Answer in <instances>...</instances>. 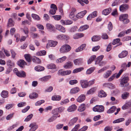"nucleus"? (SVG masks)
<instances>
[{
  "label": "nucleus",
  "instance_id": "c85d7f7f",
  "mask_svg": "<svg viewBox=\"0 0 131 131\" xmlns=\"http://www.w3.org/2000/svg\"><path fill=\"white\" fill-rule=\"evenodd\" d=\"M61 96L59 95H54L52 97L51 99L53 101H60L61 99Z\"/></svg>",
  "mask_w": 131,
  "mask_h": 131
},
{
  "label": "nucleus",
  "instance_id": "6e6552de",
  "mask_svg": "<svg viewBox=\"0 0 131 131\" xmlns=\"http://www.w3.org/2000/svg\"><path fill=\"white\" fill-rule=\"evenodd\" d=\"M97 11H95L93 12L88 16L87 18V19L88 20H91L92 18L97 16Z\"/></svg>",
  "mask_w": 131,
  "mask_h": 131
},
{
  "label": "nucleus",
  "instance_id": "a18cd8bd",
  "mask_svg": "<svg viewBox=\"0 0 131 131\" xmlns=\"http://www.w3.org/2000/svg\"><path fill=\"white\" fill-rule=\"evenodd\" d=\"M95 68L94 67L90 68L87 70L86 71V73L88 74H90L93 72Z\"/></svg>",
  "mask_w": 131,
  "mask_h": 131
},
{
  "label": "nucleus",
  "instance_id": "4d7b16f0",
  "mask_svg": "<svg viewBox=\"0 0 131 131\" xmlns=\"http://www.w3.org/2000/svg\"><path fill=\"white\" fill-rule=\"evenodd\" d=\"M14 114V113L8 115L6 117L7 120H10L13 117Z\"/></svg>",
  "mask_w": 131,
  "mask_h": 131
},
{
  "label": "nucleus",
  "instance_id": "a19ab883",
  "mask_svg": "<svg viewBox=\"0 0 131 131\" xmlns=\"http://www.w3.org/2000/svg\"><path fill=\"white\" fill-rule=\"evenodd\" d=\"M106 95V93L103 90L100 91L98 93L99 96L101 97H105Z\"/></svg>",
  "mask_w": 131,
  "mask_h": 131
},
{
  "label": "nucleus",
  "instance_id": "4468645a",
  "mask_svg": "<svg viewBox=\"0 0 131 131\" xmlns=\"http://www.w3.org/2000/svg\"><path fill=\"white\" fill-rule=\"evenodd\" d=\"M77 107V106L75 104H73L68 108L67 111L69 112L74 111L76 110Z\"/></svg>",
  "mask_w": 131,
  "mask_h": 131
},
{
  "label": "nucleus",
  "instance_id": "423d86ee",
  "mask_svg": "<svg viewBox=\"0 0 131 131\" xmlns=\"http://www.w3.org/2000/svg\"><path fill=\"white\" fill-rule=\"evenodd\" d=\"M80 83L81 86L82 88H85L88 87V80H80Z\"/></svg>",
  "mask_w": 131,
  "mask_h": 131
},
{
  "label": "nucleus",
  "instance_id": "dca6fc26",
  "mask_svg": "<svg viewBox=\"0 0 131 131\" xmlns=\"http://www.w3.org/2000/svg\"><path fill=\"white\" fill-rule=\"evenodd\" d=\"M58 115V113L54 114L52 116L47 120V122H51L53 121L57 118Z\"/></svg>",
  "mask_w": 131,
  "mask_h": 131
},
{
  "label": "nucleus",
  "instance_id": "c9c22d12",
  "mask_svg": "<svg viewBox=\"0 0 131 131\" xmlns=\"http://www.w3.org/2000/svg\"><path fill=\"white\" fill-rule=\"evenodd\" d=\"M96 56L95 55H94L91 56L87 61L88 64H91L92 62L96 58Z\"/></svg>",
  "mask_w": 131,
  "mask_h": 131
},
{
  "label": "nucleus",
  "instance_id": "bb28decb",
  "mask_svg": "<svg viewBox=\"0 0 131 131\" xmlns=\"http://www.w3.org/2000/svg\"><path fill=\"white\" fill-rule=\"evenodd\" d=\"M128 54V52L126 51H123L118 55L119 58H122L126 57Z\"/></svg>",
  "mask_w": 131,
  "mask_h": 131
},
{
  "label": "nucleus",
  "instance_id": "7ed1b4c3",
  "mask_svg": "<svg viewBox=\"0 0 131 131\" xmlns=\"http://www.w3.org/2000/svg\"><path fill=\"white\" fill-rule=\"evenodd\" d=\"M129 80V78L127 77H124L121 80L120 84L121 87H126L129 85L128 82Z\"/></svg>",
  "mask_w": 131,
  "mask_h": 131
},
{
  "label": "nucleus",
  "instance_id": "393cba45",
  "mask_svg": "<svg viewBox=\"0 0 131 131\" xmlns=\"http://www.w3.org/2000/svg\"><path fill=\"white\" fill-rule=\"evenodd\" d=\"M31 127L29 131H35L38 128V126L36 125H34V124H31L29 126Z\"/></svg>",
  "mask_w": 131,
  "mask_h": 131
},
{
  "label": "nucleus",
  "instance_id": "473e14b6",
  "mask_svg": "<svg viewBox=\"0 0 131 131\" xmlns=\"http://www.w3.org/2000/svg\"><path fill=\"white\" fill-rule=\"evenodd\" d=\"M129 95V93L128 92H125L121 95L122 98L124 100H125L128 97Z\"/></svg>",
  "mask_w": 131,
  "mask_h": 131
},
{
  "label": "nucleus",
  "instance_id": "a211bd4d",
  "mask_svg": "<svg viewBox=\"0 0 131 131\" xmlns=\"http://www.w3.org/2000/svg\"><path fill=\"white\" fill-rule=\"evenodd\" d=\"M86 105L84 103L78 107V111L80 112L84 111L86 109Z\"/></svg>",
  "mask_w": 131,
  "mask_h": 131
},
{
  "label": "nucleus",
  "instance_id": "ea45409f",
  "mask_svg": "<svg viewBox=\"0 0 131 131\" xmlns=\"http://www.w3.org/2000/svg\"><path fill=\"white\" fill-rule=\"evenodd\" d=\"M89 27V26L87 25H84L81 26L79 29V30L80 31H82L87 29Z\"/></svg>",
  "mask_w": 131,
  "mask_h": 131
},
{
  "label": "nucleus",
  "instance_id": "8fccbe9b",
  "mask_svg": "<svg viewBox=\"0 0 131 131\" xmlns=\"http://www.w3.org/2000/svg\"><path fill=\"white\" fill-rule=\"evenodd\" d=\"M31 15L32 17L35 20H39L40 19V17L37 14H32Z\"/></svg>",
  "mask_w": 131,
  "mask_h": 131
},
{
  "label": "nucleus",
  "instance_id": "9b49d317",
  "mask_svg": "<svg viewBox=\"0 0 131 131\" xmlns=\"http://www.w3.org/2000/svg\"><path fill=\"white\" fill-rule=\"evenodd\" d=\"M129 7L128 5L126 4H123L119 7V10L121 12H124L127 10Z\"/></svg>",
  "mask_w": 131,
  "mask_h": 131
},
{
  "label": "nucleus",
  "instance_id": "2f4dec72",
  "mask_svg": "<svg viewBox=\"0 0 131 131\" xmlns=\"http://www.w3.org/2000/svg\"><path fill=\"white\" fill-rule=\"evenodd\" d=\"M111 9L110 8L105 9L102 11V14L105 15H108L111 12Z\"/></svg>",
  "mask_w": 131,
  "mask_h": 131
},
{
  "label": "nucleus",
  "instance_id": "1a4fd4ad",
  "mask_svg": "<svg viewBox=\"0 0 131 131\" xmlns=\"http://www.w3.org/2000/svg\"><path fill=\"white\" fill-rule=\"evenodd\" d=\"M86 10H85L84 11L78 13L76 15V17L78 18H82L87 13Z\"/></svg>",
  "mask_w": 131,
  "mask_h": 131
},
{
  "label": "nucleus",
  "instance_id": "4be33fe9",
  "mask_svg": "<svg viewBox=\"0 0 131 131\" xmlns=\"http://www.w3.org/2000/svg\"><path fill=\"white\" fill-rule=\"evenodd\" d=\"M120 41V39L119 38H116L115 39H114L113 41L112 44L113 45H115L117 43H119L116 46H117L122 45V43L121 42H119Z\"/></svg>",
  "mask_w": 131,
  "mask_h": 131
},
{
  "label": "nucleus",
  "instance_id": "bf43d9fd",
  "mask_svg": "<svg viewBox=\"0 0 131 131\" xmlns=\"http://www.w3.org/2000/svg\"><path fill=\"white\" fill-rule=\"evenodd\" d=\"M52 17H53L54 19L56 20H59L61 18V17L60 15H54Z\"/></svg>",
  "mask_w": 131,
  "mask_h": 131
},
{
  "label": "nucleus",
  "instance_id": "4c0bfd02",
  "mask_svg": "<svg viewBox=\"0 0 131 131\" xmlns=\"http://www.w3.org/2000/svg\"><path fill=\"white\" fill-rule=\"evenodd\" d=\"M111 73V71L108 70L103 74V76L104 78H107L110 76Z\"/></svg>",
  "mask_w": 131,
  "mask_h": 131
},
{
  "label": "nucleus",
  "instance_id": "6e6d98bb",
  "mask_svg": "<svg viewBox=\"0 0 131 131\" xmlns=\"http://www.w3.org/2000/svg\"><path fill=\"white\" fill-rule=\"evenodd\" d=\"M69 102V101L68 99H67L61 101L60 103V104L62 105L64 104H66L68 103Z\"/></svg>",
  "mask_w": 131,
  "mask_h": 131
},
{
  "label": "nucleus",
  "instance_id": "5701e85b",
  "mask_svg": "<svg viewBox=\"0 0 131 131\" xmlns=\"http://www.w3.org/2000/svg\"><path fill=\"white\" fill-rule=\"evenodd\" d=\"M82 58L77 59L74 60L73 61V62L75 65H79L82 62Z\"/></svg>",
  "mask_w": 131,
  "mask_h": 131
},
{
  "label": "nucleus",
  "instance_id": "c03bdc74",
  "mask_svg": "<svg viewBox=\"0 0 131 131\" xmlns=\"http://www.w3.org/2000/svg\"><path fill=\"white\" fill-rule=\"evenodd\" d=\"M71 70H66L62 72L60 74L61 75H69L71 73Z\"/></svg>",
  "mask_w": 131,
  "mask_h": 131
},
{
  "label": "nucleus",
  "instance_id": "09e8293b",
  "mask_svg": "<svg viewBox=\"0 0 131 131\" xmlns=\"http://www.w3.org/2000/svg\"><path fill=\"white\" fill-rule=\"evenodd\" d=\"M51 77L50 75H48L40 79L42 81H46L48 80Z\"/></svg>",
  "mask_w": 131,
  "mask_h": 131
},
{
  "label": "nucleus",
  "instance_id": "49530a36",
  "mask_svg": "<svg viewBox=\"0 0 131 131\" xmlns=\"http://www.w3.org/2000/svg\"><path fill=\"white\" fill-rule=\"evenodd\" d=\"M47 68L48 69H56L57 67L54 64L51 63L48 65Z\"/></svg>",
  "mask_w": 131,
  "mask_h": 131
},
{
  "label": "nucleus",
  "instance_id": "412c9836",
  "mask_svg": "<svg viewBox=\"0 0 131 131\" xmlns=\"http://www.w3.org/2000/svg\"><path fill=\"white\" fill-rule=\"evenodd\" d=\"M104 87H107L110 88H114V85L111 83H104L103 85Z\"/></svg>",
  "mask_w": 131,
  "mask_h": 131
},
{
  "label": "nucleus",
  "instance_id": "f03ea898",
  "mask_svg": "<svg viewBox=\"0 0 131 131\" xmlns=\"http://www.w3.org/2000/svg\"><path fill=\"white\" fill-rule=\"evenodd\" d=\"M128 15L124 14L120 15L119 19L120 21H122L124 24H127L129 22V20L128 19Z\"/></svg>",
  "mask_w": 131,
  "mask_h": 131
},
{
  "label": "nucleus",
  "instance_id": "f257e3e1",
  "mask_svg": "<svg viewBox=\"0 0 131 131\" xmlns=\"http://www.w3.org/2000/svg\"><path fill=\"white\" fill-rule=\"evenodd\" d=\"M71 47L68 45H63L60 48V51L61 53H65L69 51L71 49Z\"/></svg>",
  "mask_w": 131,
  "mask_h": 131
},
{
  "label": "nucleus",
  "instance_id": "5fc2aeb1",
  "mask_svg": "<svg viewBox=\"0 0 131 131\" xmlns=\"http://www.w3.org/2000/svg\"><path fill=\"white\" fill-rule=\"evenodd\" d=\"M69 16L70 18L74 20H76V16H75V14L70 13Z\"/></svg>",
  "mask_w": 131,
  "mask_h": 131
},
{
  "label": "nucleus",
  "instance_id": "774afa93",
  "mask_svg": "<svg viewBox=\"0 0 131 131\" xmlns=\"http://www.w3.org/2000/svg\"><path fill=\"white\" fill-rule=\"evenodd\" d=\"M88 128V126H83L82 128L79 129L78 131H85Z\"/></svg>",
  "mask_w": 131,
  "mask_h": 131
},
{
  "label": "nucleus",
  "instance_id": "ddd939ff",
  "mask_svg": "<svg viewBox=\"0 0 131 131\" xmlns=\"http://www.w3.org/2000/svg\"><path fill=\"white\" fill-rule=\"evenodd\" d=\"M56 29L58 30L63 32H66V30L61 25H57L56 26Z\"/></svg>",
  "mask_w": 131,
  "mask_h": 131
},
{
  "label": "nucleus",
  "instance_id": "e2e57ef3",
  "mask_svg": "<svg viewBox=\"0 0 131 131\" xmlns=\"http://www.w3.org/2000/svg\"><path fill=\"white\" fill-rule=\"evenodd\" d=\"M95 90L94 88H92L87 91V94H91L94 92Z\"/></svg>",
  "mask_w": 131,
  "mask_h": 131
},
{
  "label": "nucleus",
  "instance_id": "864d4df0",
  "mask_svg": "<svg viewBox=\"0 0 131 131\" xmlns=\"http://www.w3.org/2000/svg\"><path fill=\"white\" fill-rule=\"evenodd\" d=\"M46 51L45 50L40 51L37 53V54L38 56H41L45 55L46 54Z\"/></svg>",
  "mask_w": 131,
  "mask_h": 131
},
{
  "label": "nucleus",
  "instance_id": "f8f14e48",
  "mask_svg": "<svg viewBox=\"0 0 131 131\" xmlns=\"http://www.w3.org/2000/svg\"><path fill=\"white\" fill-rule=\"evenodd\" d=\"M78 119L77 117H74L71 119L68 123V125L69 126H73L77 122Z\"/></svg>",
  "mask_w": 131,
  "mask_h": 131
},
{
  "label": "nucleus",
  "instance_id": "052dcab7",
  "mask_svg": "<svg viewBox=\"0 0 131 131\" xmlns=\"http://www.w3.org/2000/svg\"><path fill=\"white\" fill-rule=\"evenodd\" d=\"M33 116L32 114H30L28 115L27 117L25 119V121L28 122L30 120Z\"/></svg>",
  "mask_w": 131,
  "mask_h": 131
},
{
  "label": "nucleus",
  "instance_id": "de8ad7c7",
  "mask_svg": "<svg viewBox=\"0 0 131 131\" xmlns=\"http://www.w3.org/2000/svg\"><path fill=\"white\" fill-rule=\"evenodd\" d=\"M35 70L37 71H41L44 70L45 68L44 67L40 66H38L35 67Z\"/></svg>",
  "mask_w": 131,
  "mask_h": 131
},
{
  "label": "nucleus",
  "instance_id": "c756f323",
  "mask_svg": "<svg viewBox=\"0 0 131 131\" xmlns=\"http://www.w3.org/2000/svg\"><path fill=\"white\" fill-rule=\"evenodd\" d=\"M25 62L23 60H20L17 62L18 65L20 67L23 68L24 67V63Z\"/></svg>",
  "mask_w": 131,
  "mask_h": 131
},
{
  "label": "nucleus",
  "instance_id": "37998d69",
  "mask_svg": "<svg viewBox=\"0 0 131 131\" xmlns=\"http://www.w3.org/2000/svg\"><path fill=\"white\" fill-rule=\"evenodd\" d=\"M14 23L12 19L9 18L8 21V22L7 24V26L9 27H11L13 26L14 25Z\"/></svg>",
  "mask_w": 131,
  "mask_h": 131
},
{
  "label": "nucleus",
  "instance_id": "cd10ccee",
  "mask_svg": "<svg viewBox=\"0 0 131 131\" xmlns=\"http://www.w3.org/2000/svg\"><path fill=\"white\" fill-rule=\"evenodd\" d=\"M17 76L20 77H25L26 76V74L25 72L23 71H19L17 73Z\"/></svg>",
  "mask_w": 131,
  "mask_h": 131
},
{
  "label": "nucleus",
  "instance_id": "603ef678",
  "mask_svg": "<svg viewBox=\"0 0 131 131\" xmlns=\"http://www.w3.org/2000/svg\"><path fill=\"white\" fill-rule=\"evenodd\" d=\"M84 69V68L83 67H80L75 69L73 70L72 73H75L80 72L82 70H83Z\"/></svg>",
  "mask_w": 131,
  "mask_h": 131
},
{
  "label": "nucleus",
  "instance_id": "aec40b11",
  "mask_svg": "<svg viewBox=\"0 0 131 131\" xmlns=\"http://www.w3.org/2000/svg\"><path fill=\"white\" fill-rule=\"evenodd\" d=\"M80 91L79 88L76 87L71 89L70 91V93L71 94H73L78 93Z\"/></svg>",
  "mask_w": 131,
  "mask_h": 131
},
{
  "label": "nucleus",
  "instance_id": "a878e982",
  "mask_svg": "<svg viewBox=\"0 0 131 131\" xmlns=\"http://www.w3.org/2000/svg\"><path fill=\"white\" fill-rule=\"evenodd\" d=\"M103 55H101L96 58V60L95 63V64H99L102 60L104 58Z\"/></svg>",
  "mask_w": 131,
  "mask_h": 131
},
{
  "label": "nucleus",
  "instance_id": "9d476101",
  "mask_svg": "<svg viewBox=\"0 0 131 131\" xmlns=\"http://www.w3.org/2000/svg\"><path fill=\"white\" fill-rule=\"evenodd\" d=\"M84 36V34L82 33H78L74 34L73 36V38L74 39H77L81 38Z\"/></svg>",
  "mask_w": 131,
  "mask_h": 131
},
{
  "label": "nucleus",
  "instance_id": "20e7f679",
  "mask_svg": "<svg viewBox=\"0 0 131 131\" xmlns=\"http://www.w3.org/2000/svg\"><path fill=\"white\" fill-rule=\"evenodd\" d=\"M94 112H103L104 110V107L102 105H96L93 109Z\"/></svg>",
  "mask_w": 131,
  "mask_h": 131
},
{
  "label": "nucleus",
  "instance_id": "f3484780",
  "mask_svg": "<svg viewBox=\"0 0 131 131\" xmlns=\"http://www.w3.org/2000/svg\"><path fill=\"white\" fill-rule=\"evenodd\" d=\"M85 99V96L84 94H81L79 96L77 99L78 102L80 103L84 101Z\"/></svg>",
  "mask_w": 131,
  "mask_h": 131
},
{
  "label": "nucleus",
  "instance_id": "72a5a7b5",
  "mask_svg": "<svg viewBox=\"0 0 131 131\" xmlns=\"http://www.w3.org/2000/svg\"><path fill=\"white\" fill-rule=\"evenodd\" d=\"M67 58L66 56H63L61 58L58 59H57L56 60V62L58 63H62L65 61Z\"/></svg>",
  "mask_w": 131,
  "mask_h": 131
},
{
  "label": "nucleus",
  "instance_id": "3c124183",
  "mask_svg": "<svg viewBox=\"0 0 131 131\" xmlns=\"http://www.w3.org/2000/svg\"><path fill=\"white\" fill-rule=\"evenodd\" d=\"M125 120L124 118H122L116 119L113 121V123H119L122 122Z\"/></svg>",
  "mask_w": 131,
  "mask_h": 131
},
{
  "label": "nucleus",
  "instance_id": "2eb2a0df",
  "mask_svg": "<svg viewBox=\"0 0 131 131\" xmlns=\"http://www.w3.org/2000/svg\"><path fill=\"white\" fill-rule=\"evenodd\" d=\"M47 29L50 31H53L54 30L55 27L54 26L51 24L48 23L46 25Z\"/></svg>",
  "mask_w": 131,
  "mask_h": 131
},
{
  "label": "nucleus",
  "instance_id": "58836bf2",
  "mask_svg": "<svg viewBox=\"0 0 131 131\" xmlns=\"http://www.w3.org/2000/svg\"><path fill=\"white\" fill-rule=\"evenodd\" d=\"M24 57L27 62H30L31 61V57L30 54H26L24 55Z\"/></svg>",
  "mask_w": 131,
  "mask_h": 131
},
{
  "label": "nucleus",
  "instance_id": "79ce46f5",
  "mask_svg": "<svg viewBox=\"0 0 131 131\" xmlns=\"http://www.w3.org/2000/svg\"><path fill=\"white\" fill-rule=\"evenodd\" d=\"M8 92L5 90L3 91L1 94L2 97L4 98H5L8 97Z\"/></svg>",
  "mask_w": 131,
  "mask_h": 131
},
{
  "label": "nucleus",
  "instance_id": "0e129e2a",
  "mask_svg": "<svg viewBox=\"0 0 131 131\" xmlns=\"http://www.w3.org/2000/svg\"><path fill=\"white\" fill-rule=\"evenodd\" d=\"M45 101L43 100L38 101L35 104L36 106H39L40 105L44 103Z\"/></svg>",
  "mask_w": 131,
  "mask_h": 131
},
{
  "label": "nucleus",
  "instance_id": "13d9d810",
  "mask_svg": "<svg viewBox=\"0 0 131 131\" xmlns=\"http://www.w3.org/2000/svg\"><path fill=\"white\" fill-rule=\"evenodd\" d=\"M120 3V1L119 0H115L112 3V6H114L117 5L119 4Z\"/></svg>",
  "mask_w": 131,
  "mask_h": 131
},
{
  "label": "nucleus",
  "instance_id": "338daca9",
  "mask_svg": "<svg viewBox=\"0 0 131 131\" xmlns=\"http://www.w3.org/2000/svg\"><path fill=\"white\" fill-rule=\"evenodd\" d=\"M78 81L76 80H71L69 82L70 84L71 85H73L78 83Z\"/></svg>",
  "mask_w": 131,
  "mask_h": 131
},
{
  "label": "nucleus",
  "instance_id": "f704fd0d",
  "mask_svg": "<svg viewBox=\"0 0 131 131\" xmlns=\"http://www.w3.org/2000/svg\"><path fill=\"white\" fill-rule=\"evenodd\" d=\"M101 38L100 36L95 35L93 36L91 38L92 40L93 41H97L100 40Z\"/></svg>",
  "mask_w": 131,
  "mask_h": 131
},
{
  "label": "nucleus",
  "instance_id": "6ab92c4d",
  "mask_svg": "<svg viewBox=\"0 0 131 131\" xmlns=\"http://www.w3.org/2000/svg\"><path fill=\"white\" fill-rule=\"evenodd\" d=\"M6 63L7 66L9 68H12L15 65L14 63L10 59L8 60L7 61Z\"/></svg>",
  "mask_w": 131,
  "mask_h": 131
},
{
  "label": "nucleus",
  "instance_id": "7c9ffc66",
  "mask_svg": "<svg viewBox=\"0 0 131 131\" xmlns=\"http://www.w3.org/2000/svg\"><path fill=\"white\" fill-rule=\"evenodd\" d=\"M38 94L35 92L32 93L30 94L29 97L31 99H35L38 97Z\"/></svg>",
  "mask_w": 131,
  "mask_h": 131
},
{
  "label": "nucleus",
  "instance_id": "69168bd1",
  "mask_svg": "<svg viewBox=\"0 0 131 131\" xmlns=\"http://www.w3.org/2000/svg\"><path fill=\"white\" fill-rule=\"evenodd\" d=\"M10 51L11 53L12 57V58L13 59H14L15 57V56L16 55V53L13 50H11Z\"/></svg>",
  "mask_w": 131,
  "mask_h": 131
},
{
  "label": "nucleus",
  "instance_id": "e433bc0d",
  "mask_svg": "<svg viewBox=\"0 0 131 131\" xmlns=\"http://www.w3.org/2000/svg\"><path fill=\"white\" fill-rule=\"evenodd\" d=\"M116 109V107L115 106H113L108 110L106 112L108 114H111L114 112Z\"/></svg>",
  "mask_w": 131,
  "mask_h": 131
},
{
  "label": "nucleus",
  "instance_id": "0eeeda50",
  "mask_svg": "<svg viewBox=\"0 0 131 131\" xmlns=\"http://www.w3.org/2000/svg\"><path fill=\"white\" fill-rule=\"evenodd\" d=\"M73 66V63L70 61H68L66 63L63 65V67L66 69L71 68Z\"/></svg>",
  "mask_w": 131,
  "mask_h": 131
},
{
  "label": "nucleus",
  "instance_id": "39448f33",
  "mask_svg": "<svg viewBox=\"0 0 131 131\" xmlns=\"http://www.w3.org/2000/svg\"><path fill=\"white\" fill-rule=\"evenodd\" d=\"M64 109V107L61 106L59 108H57L54 109L52 111V112L53 113H56L58 114V113H60L63 112Z\"/></svg>",
  "mask_w": 131,
  "mask_h": 131
},
{
  "label": "nucleus",
  "instance_id": "b1692460",
  "mask_svg": "<svg viewBox=\"0 0 131 131\" xmlns=\"http://www.w3.org/2000/svg\"><path fill=\"white\" fill-rule=\"evenodd\" d=\"M58 42L56 41L50 40L48 41V44L51 47H54L57 44Z\"/></svg>",
  "mask_w": 131,
  "mask_h": 131
},
{
  "label": "nucleus",
  "instance_id": "680f3d73",
  "mask_svg": "<svg viewBox=\"0 0 131 131\" xmlns=\"http://www.w3.org/2000/svg\"><path fill=\"white\" fill-rule=\"evenodd\" d=\"M43 18L45 20L47 21H48L50 19V18L49 15L46 14H44Z\"/></svg>",
  "mask_w": 131,
  "mask_h": 131
}]
</instances>
